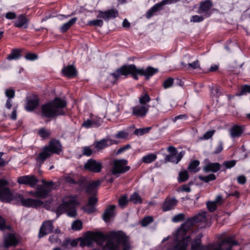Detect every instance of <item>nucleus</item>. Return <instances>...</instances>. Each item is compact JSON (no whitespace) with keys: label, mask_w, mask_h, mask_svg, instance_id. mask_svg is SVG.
Wrapping results in <instances>:
<instances>
[{"label":"nucleus","mask_w":250,"mask_h":250,"mask_svg":"<svg viewBox=\"0 0 250 250\" xmlns=\"http://www.w3.org/2000/svg\"><path fill=\"white\" fill-rule=\"evenodd\" d=\"M119 13L117 9H111L105 11H99L97 18H103L105 21H108L110 19H114L118 16Z\"/></svg>","instance_id":"obj_19"},{"label":"nucleus","mask_w":250,"mask_h":250,"mask_svg":"<svg viewBox=\"0 0 250 250\" xmlns=\"http://www.w3.org/2000/svg\"><path fill=\"white\" fill-rule=\"evenodd\" d=\"M174 79L172 78L169 77L166 79L163 82V86L165 89H167L172 86L173 83Z\"/></svg>","instance_id":"obj_45"},{"label":"nucleus","mask_w":250,"mask_h":250,"mask_svg":"<svg viewBox=\"0 0 250 250\" xmlns=\"http://www.w3.org/2000/svg\"><path fill=\"white\" fill-rule=\"evenodd\" d=\"M115 208L116 206L112 205L109 206L105 209L103 215V218L105 222H107L109 221L110 219L114 216Z\"/></svg>","instance_id":"obj_25"},{"label":"nucleus","mask_w":250,"mask_h":250,"mask_svg":"<svg viewBox=\"0 0 250 250\" xmlns=\"http://www.w3.org/2000/svg\"><path fill=\"white\" fill-rule=\"evenodd\" d=\"M53 229V224L52 220H46L43 222L39 231V238H42L51 233Z\"/></svg>","instance_id":"obj_18"},{"label":"nucleus","mask_w":250,"mask_h":250,"mask_svg":"<svg viewBox=\"0 0 250 250\" xmlns=\"http://www.w3.org/2000/svg\"><path fill=\"white\" fill-rule=\"evenodd\" d=\"M128 202L127 197L126 195L121 196L118 200L119 205L122 208L127 206Z\"/></svg>","instance_id":"obj_43"},{"label":"nucleus","mask_w":250,"mask_h":250,"mask_svg":"<svg viewBox=\"0 0 250 250\" xmlns=\"http://www.w3.org/2000/svg\"><path fill=\"white\" fill-rule=\"evenodd\" d=\"M39 104V99L37 96H30L27 100L25 109L28 111H32L36 109Z\"/></svg>","instance_id":"obj_21"},{"label":"nucleus","mask_w":250,"mask_h":250,"mask_svg":"<svg viewBox=\"0 0 250 250\" xmlns=\"http://www.w3.org/2000/svg\"><path fill=\"white\" fill-rule=\"evenodd\" d=\"M128 136V134L125 132L124 131H121L118 132V133L116 135V137L117 138L120 139H125L127 138Z\"/></svg>","instance_id":"obj_59"},{"label":"nucleus","mask_w":250,"mask_h":250,"mask_svg":"<svg viewBox=\"0 0 250 250\" xmlns=\"http://www.w3.org/2000/svg\"><path fill=\"white\" fill-rule=\"evenodd\" d=\"M13 199L16 200L20 202L22 206L27 208H37L43 205V202L40 200L31 198L24 199L23 196L21 194H12L11 200Z\"/></svg>","instance_id":"obj_10"},{"label":"nucleus","mask_w":250,"mask_h":250,"mask_svg":"<svg viewBox=\"0 0 250 250\" xmlns=\"http://www.w3.org/2000/svg\"><path fill=\"white\" fill-rule=\"evenodd\" d=\"M215 131L214 130L207 131L204 135V136L203 137V139H206V140H208V139H210L213 136V135L214 134Z\"/></svg>","instance_id":"obj_62"},{"label":"nucleus","mask_w":250,"mask_h":250,"mask_svg":"<svg viewBox=\"0 0 250 250\" xmlns=\"http://www.w3.org/2000/svg\"><path fill=\"white\" fill-rule=\"evenodd\" d=\"M213 6V4L210 0H206L200 3L198 12L203 14L205 17H208L210 13L209 11Z\"/></svg>","instance_id":"obj_20"},{"label":"nucleus","mask_w":250,"mask_h":250,"mask_svg":"<svg viewBox=\"0 0 250 250\" xmlns=\"http://www.w3.org/2000/svg\"><path fill=\"white\" fill-rule=\"evenodd\" d=\"M8 181L0 179V200L3 202H9L11 201L12 193L8 187Z\"/></svg>","instance_id":"obj_12"},{"label":"nucleus","mask_w":250,"mask_h":250,"mask_svg":"<svg viewBox=\"0 0 250 250\" xmlns=\"http://www.w3.org/2000/svg\"><path fill=\"white\" fill-rule=\"evenodd\" d=\"M158 71L157 68L148 66L146 68H137L135 64L124 65L116 71L111 74L115 80H117L121 75H131L133 79L138 80V75L144 76L148 80L149 78Z\"/></svg>","instance_id":"obj_2"},{"label":"nucleus","mask_w":250,"mask_h":250,"mask_svg":"<svg viewBox=\"0 0 250 250\" xmlns=\"http://www.w3.org/2000/svg\"><path fill=\"white\" fill-rule=\"evenodd\" d=\"M18 243L19 241L14 234L9 233L4 237V245L6 247H15Z\"/></svg>","instance_id":"obj_27"},{"label":"nucleus","mask_w":250,"mask_h":250,"mask_svg":"<svg viewBox=\"0 0 250 250\" xmlns=\"http://www.w3.org/2000/svg\"><path fill=\"white\" fill-rule=\"evenodd\" d=\"M21 57V51L18 49H14L11 53L7 56V59L11 61L12 60H17Z\"/></svg>","instance_id":"obj_33"},{"label":"nucleus","mask_w":250,"mask_h":250,"mask_svg":"<svg viewBox=\"0 0 250 250\" xmlns=\"http://www.w3.org/2000/svg\"><path fill=\"white\" fill-rule=\"evenodd\" d=\"M153 221L152 216H146L141 221V224L142 227H146Z\"/></svg>","instance_id":"obj_44"},{"label":"nucleus","mask_w":250,"mask_h":250,"mask_svg":"<svg viewBox=\"0 0 250 250\" xmlns=\"http://www.w3.org/2000/svg\"><path fill=\"white\" fill-rule=\"evenodd\" d=\"M238 244L233 236L228 237L219 242L221 250H232V247Z\"/></svg>","instance_id":"obj_16"},{"label":"nucleus","mask_w":250,"mask_h":250,"mask_svg":"<svg viewBox=\"0 0 250 250\" xmlns=\"http://www.w3.org/2000/svg\"><path fill=\"white\" fill-rule=\"evenodd\" d=\"M237 182L241 185H244L247 181L246 177L243 175H240L237 178Z\"/></svg>","instance_id":"obj_63"},{"label":"nucleus","mask_w":250,"mask_h":250,"mask_svg":"<svg viewBox=\"0 0 250 250\" xmlns=\"http://www.w3.org/2000/svg\"><path fill=\"white\" fill-rule=\"evenodd\" d=\"M79 241H80L79 238L76 239H74L72 241L69 239H66L63 241L62 246L64 248H66L69 245H70L71 247H75L78 245Z\"/></svg>","instance_id":"obj_36"},{"label":"nucleus","mask_w":250,"mask_h":250,"mask_svg":"<svg viewBox=\"0 0 250 250\" xmlns=\"http://www.w3.org/2000/svg\"><path fill=\"white\" fill-rule=\"evenodd\" d=\"M150 100L151 98L147 93H143L139 98L140 105L132 108V114L137 117L146 116L150 107L148 103Z\"/></svg>","instance_id":"obj_8"},{"label":"nucleus","mask_w":250,"mask_h":250,"mask_svg":"<svg viewBox=\"0 0 250 250\" xmlns=\"http://www.w3.org/2000/svg\"><path fill=\"white\" fill-rule=\"evenodd\" d=\"M79 205L77 196L75 195H67L62 200V203L59 206L56 210L58 216L67 211L68 216L75 217L77 215L76 208Z\"/></svg>","instance_id":"obj_7"},{"label":"nucleus","mask_w":250,"mask_h":250,"mask_svg":"<svg viewBox=\"0 0 250 250\" xmlns=\"http://www.w3.org/2000/svg\"><path fill=\"white\" fill-rule=\"evenodd\" d=\"M165 4V1L163 0L161 2L157 3L154 5L147 11L146 14V18L147 19L150 18L153 15L156 14L158 12L160 11L162 8V6Z\"/></svg>","instance_id":"obj_26"},{"label":"nucleus","mask_w":250,"mask_h":250,"mask_svg":"<svg viewBox=\"0 0 250 250\" xmlns=\"http://www.w3.org/2000/svg\"><path fill=\"white\" fill-rule=\"evenodd\" d=\"M185 217V214L183 213H179L174 216L172 218V221L174 223L181 222L184 220Z\"/></svg>","instance_id":"obj_48"},{"label":"nucleus","mask_w":250,"mask_h":250,"mask_svg":"<svg viewBox=\"0 0 250 250\" xmlns=\"http://www.w3.org/2000/svg\"><path fill=\"white\" fill-rule=\"evenodd\" d=\"M236 162L235 160H230L228 161L224 162L222 165L226 167L225 169H223L222 170L225 171L227 168H230L233 167L236 165Z\"/></svg>","instance_id":"obj_46"},{"label":"nucleus","mask_w":250,"mask_h":250,"mask_svg":"<svg viewBox=\"0 0 250 250\" xmlns=\"http://www.w3.org/2000/svg\"><path fill=\"white\" fill-rule=\"evenodd\" d=\"M157 158L156 154L150 153L149 154L144 156L142 158V162L145 163H150L154 162Z\"/></svg>","instance_id":"obj_37"},{"label":"nucleus","mask_w":250,"mask_h":250,"mask_svg":"<svg viewBox=\"0 0 250 250\" xmlns=\"http://www.w3.org/2000/svg\"><path fill=\"white\" fill-rule=\"evenodd\" d=\"M102 123V120L100 118L95 117L91 119H87L84 121L82 126L85 128L98 127L101 125Z\"/></svg>","instance_id":"obj_22"},{"label":"nucleus","mask_w":250,"mask_h":250,"mask_svg":"<svg viewBox=\"0 0 250 250\" xmlns=\"http://www.w3.org/2000/svg\"><path fill=\"white\" fill-rule=\"evenodd\" d=\"M62 72L65 76L68 77H74L77 75V70L72 65L64 67Z\"/></svg>","instance_id":"obj_30"},{"label":"nucleus","mask_w":250,"mask_h":250,"mask_svg":"<svg viewBox=\"0 0 250 250\" xmlns=\"http://www.w3.org/2000/svg\"><path fill=\"white\" fill-rule=\"evenodd\" d=\"M38 180L37 177L33 175H25L20 176L18 178L17 182L20 184H25L30 186L31 187H34L38 183Z\"/></svg>","instance_id":"obj_17"},{"label":"nucleus","mask_w":250,"mask_h":250,"mask_svg":"<svg viewBox=\"0 0 250 250\" xmlns=\"http://www.w3.org/2000/svg\"><path fill=\"white\" fill-rule=\"evenodd\" d=\"M28 22L29 20L23 15H21L14 21V25L18 28L26 29L28 26Z\"/></svg>","instance_id":"obj_23"},{"label":"nucleus","mask_w":250,"mask_h":250,"mask_svg":"<svg viewBox=\"0 0 250 250\" xmlns=\"http://www.w3.org/2000/svg\"><path fill=\"white\" fill-rule=\"evenodd\" d=\"M94 151L89 146H85L83 148V153L84 155L89 156L93 154Z\"/></svg>","instance_id":"obj_56"},{"label":"nucleus","mask_w":250,"mask_h":250,"mask_svg":"<svg viewBox=\"0 0 250 250\" xmlns=\"http://www.w3.org/2000/svg\"><path fill=\"white\" fill-rule=\"evenodd\" d=\"M199 178L201 181H204L206 183H208L210 181L215 180L216 176L214 174H210L206 176H200Z\"/></svg>","instance_id":"obj_41"},{"label":"nucleus","mask_w":250,"mask_h":250,"mask_svg":"<svg viewBox=\"0 0 250 250\" xmlns=\"http://www.w3.org/2000/svg\"><path fill=\"white\" fill-rule=\"evenodd\" d=\"M53 184L52 181L47 182L43 187H39L37 191L32 193L33 196L39 198H45L51 190Z\"/></svg>","instance_id":"obj_15"},{"label":"nucleus","mask_w":250,"mask_h":250,"mask_svg":"<svg viewBox=\"0 0 250 250\" xmlns=\"http://www.w3.org/2000/svg\"><path fill=\"white\" fill-rule=\"evenodd\" d=\"M151 129V127H147L136 129L134 131V134L136 136H141L145 134L148 133Z\"/></svg>","instance_id":"obj_39"},{"label":"nucleus","mask_w":250,"mask_h":250,"mask_svg":"<svg viewBox=\"0 0 250 250\" xmlns=\"http://www.w3.org/2000/svg\"><path fill=\"white\" fill-rule=\"evenodd\" d=\"M38 134L42 138L45 139L49 137L51 132L44 128H42L39 130Z\"/></svg>","instance_id":"obj_40"},{"label":"nucleus","mask_w":250,"mask_h":250,"mask_svg":"<svg viewBox=\"0 0 250 250\" xmlns=\"http://www.w3.org/2000/svg\"><path fill=\"white\" fill-rule=\"evenodd\" d=\"M83 223L81 221L78 220L74 221L72 224L71 228L74 230H79L82 229Z\"/></svg>","instance_id":"obj_42"},{"label":"nucleus","mask_w":250,"mask_h":250,"mask_svg":"<svg viewBox=\"0 0 250 250\" xmlns=\"http://www.w3.org/2000/svg\"><path fill=\"white\" fill-rule=\"evenodd\" d=\"M49 241L51 243H57L60 242V239L58 235L56 234H53L49 237Z\"/></svg>","instance_id":"obj_60"},{"label":"nucleus","mask_w":250,"mask_h":250,"mask_svg":"<svg viewBox=\"0 0 250 250\" xmlns=\"http://www.w3.org/2000/svg\"><path fill=\"white\" fill-rule=\"evenodd\" d=\"M188 178V172L186 170H184L179 173L178 181L179 183H182L187 181Z\"/></svg>","instance_id":"obj_35"},{"label":"nucleus","mask_w":250,"mask_h":250,"mask_svg":"<svg viewBox=\"0 0 250 250\" xmlns=\"http://www.w3.org/2000/svg\"><path fill=\"white\" fill-rule=\"evenodd\" d=\"M176 154H172V155H167L165 159V162H175L176 161V158L177 156H176Z\"/></svg>","instance_id":"obj_57"},{"label":"nucleus","mask_w":250,"mask_h":250,"mask_svg":"<svg viewBox=\"0 0 250 250\" xmlns=\"http://www.w3.org/2000/svg\"><path fill=\"white\" fill-rule=\"evenodd\" d=\"M223 149V144L222 142L218 143L215 146L214 150L213 152V154H217L221 152Z\"/></svg>","instance_id":"obj_58"},{"label":"nucleus","mask_w":250,"mask_h":250,"mask_svg":"<svg viewBox=\"0 0 250 250\" xmlns=\"http://www.w3.org/2000/svg\"><path fill=\"white\" fill-rule=\"evenodd\" d=\"M65 100L60 98H56L53 101L42 105V114L43 117L53 118L59 115L65 114L64 108L66 106Z\"/></svg>","instance_id":"obj_3"},{"label":"nucleus","mask_w":250,"mask_h":250,"mask_svg":"<svg viewBox=\"0 0 250 250\" xmlns=\"http://www.w3.org/2000/svg\"><path fill=\"white\" fill-rule=\"evenodd\" d=\"M243 131L242 126L237 125H234L230 129V136L233 138L239 137L241 136Z\"/></svg>","instance_id":"obj_31"},{"label":"nucleus","mask_w":250,"mask_h":250,"mask_svg":"<svg viewBox=\"0 0 250 250\" xmlns=\"http://www.w3.org/2000/svg\"><path fill=\"white\" fill-rule=\"evenodd\" d=\"M188 222L186 221L177 230L174 240L175 245L171 250H186L191 240L190 236L187 235V231L191 229Z\"/></svg>","instance_id":"obj_4"},{"label":"nucleus","mask_w":250,"mask_h":250,"mask_svg":"<svg viewBox=\"0 0 250 250\" xmlns=\"http://www.w3.org/2000/svg\"><path fill=\"white\" fill-rule=\"evenodd\" d=\"M206 212H200L193 217L187 220L186 221L189 222V225L191 228L195 223H200L201 227H206L207 226V216Z\"/></svg>","instance_id":"obj_14"},{"label":"nucleus","mask_w":250,"mask_h":250,"mask_svg":"<svg viewBox=\"0 0 250 250\" xmlns=\"http://www.w3.org/2000/svg\"><path fill=\"white\" fill-rule=\"evenodd\" d=\"M127 161L125 159H116L113 161L111 165V172L112 175H116L124 173L128 171L130 167L127 166Z\"/></svg>","instance_id":"obj_9"},{"label":"nucleus","mask_w":250,"mask_h":250,"mask_svg":"<svg viewBox=\"0 0 250 250\" xmlns=\"http://www.w3.org/2000/svg\"><path fill=\"white\" fill-rule=\"evenodd\" d=\"M103 168V163L100 161L90 159L84 164V168L93 173H99Z\"/></svg>","instance_id":"obj_13"},{"label":"nucleus","mask_w":250,"mask_h":250,"mask_svg":"<svg viewBox=\"0 0 250 250\" xmlns=\"http://www.w3.org/2000/svg\"><path fill=\"white\" fill-rule=\"evenodd\" d=\"M200 65L199 61L196 60L195 61L189 63L188 64L187 69L190 70L191 69L200 68Z\"/></svg>","instance_id":"obj_49"},{"label":"nucleus","mask_w":250,"mask_h":250,"mask_svg":"<svg viewBox=\"0 0 250 250\" xmlns=\"http://www.w3.org/2000/svg\"><path fill=\"white\" fill-rule=\"evenodd\" d=\"M207 206L210 212H213L216 209L217 204L214 201H208L207 203Z\"/></svg>","instance_id":"obj_47"},{"label":"nucleus","mask_w":250,"mask_h":250,"mask_svg":"<svg viewBox=\"0 0 250 250\" xmlns=\"http://www.w3.org/2000/svg\"><path fill=\"white\" fill-rule=\"evenodd\" d=\"M88 24L90 25L99 26L101 27L103 25V21L100 19L94 20L89 21Z\"/></svg>","instance_id":"obj_53"},{"label":"nucleus","mask_w":250,"mask_h":250,"mask_svg":"<svg viewBox=\"0 0 250 250\" xmlns=\"http://www.w3.org/2000/svg\"><path fill=\"white\" fill-rule=\"evenodd\" d=\"M114 142L115 141L110 139H102L95 143V147L99 151L113 144Z\"/></svg>","instance_id":"obj_28"},{"label":"nucleus","mask_w":250,"mask_h":250,"mask_svg":"<svg viewBox=\"0 0 250 250\" xmlns=\"http://www.w3.org/2000/svg\"><path fill=\"white\" fill-rule=\"evenodd\" d=\"M202 237L201 234H199L191 242V250H221L219 242L217 244H211L208 247L201 245V238Z\"/></svg>","instance_id":"obj_11"},{"label":"nucleus","mask_w":250,"mask_h":250,"mask_svg":"<svg viewBox=\"0 0 250 250\" xmlns=\"http://www.w3.org/2000/svg\"><path fill=\"white\" fill-rule=\"evenodd\" d=\"M62 151V145L60 141L53 139L49 141L48 145L45 146L42 148V151L37 155L36 160L40 165H41L53 154H60Z\"/></svg>","instance_id":"obj_5"},{"label":"nucleus","mask_w":250,"mask_h":250,"mask_svg":"<svg viewBox=\"0 0 250 250\" xmlns=\"http://www.w3.org/2000/svg\"><path fill=\"white\" fill-rule=\"evenodd\" d=\"M65 182L69 185H76V180L69 175H66L63 177Z\"/></svg>","instance_id":"obj_52"},{"label":"nucleus","mask_w":250,"mask_h":250,"mask_svg":"<svg viewBox=\"0 0 250 250\" xmlns=\"http://www.w3.org/2000/svg\"><path fill=\"white\" fill-rule=\"evenodd\" d=\"M86 179L85 177H81L79 179L76 180V185H78L81 187L87 185Z\"/></svg>","instance_id":"obj_50"},{"label":"nucleus","mask_w":250,"mask_h":250,"mask_svg":"<svg viewBox=\"0 0 250 250\" xmlns=\"http://www.w3.org/2000/svg\"><path fill=\"white\" fill-rule=\"evenodd\" d=\"M129 200L135 204H141L142 203V199L140 195L136 192L133 193L130 196Z\"/></svg>","instance_id":"obj_38"},{"label":"nucleus","mask_w":250,"mask_h":250,"mask_svg":"<svg viewBox=\"0 0 250 250\" xmlns=\"http://www.w3.org/2000/svg\"><path fill=\"white\" fill-rule=\"evenodd\" d=\"M178 203L175 198H167L162 206V209L164 211H167L173 209Z\"/></svg>","instance_id":"obj_24"},{"label":"nucleus","mask_w":250,"mask_h":250,"mask_svg":"<svg viewBox=\"0 0 250 250\" xmlns=\"http://www.w3.org/2000/svg\"><path fill=\"white\" fill-rule=\"evenodd\" d=\"M247 93H250V85H244L241 87L240 92L237 95L240 96Z\"/></svg>","instance_id":"obj_51"},{"label":"nucleus","mask_w":250,"mask_h":250,"mask_svg":"<svg viewBox=\"0 0 250 250\" xmlns=\"http://www.w3.org/2000/svg\"><path fill=\"white\" fill-rule=\"evenodd\" d=\"M100 181H94L87 184L85 192L89 196L87 204L83 207L84 211L88 213H92L96 210V205L98 202L96 197L98 188L100 186Z\"/></svg>","instance_id":"obj_6"},{"label":"nucleus","mask_w":250,"mask_h":250,"mask_svg":"<svg viewBox=\"0 0 250 250\" xmlns=\"http://www.w3.org/2000/svg\"><path fill=\"white\" fill-rule=\"evenodd\" d=\"M204 19L203 16L194 15L191 17L190 21L193 22H199Z\"/></svg>","instance_id":"obj_55"},{"label":"nucleus","mask_w":250,"mask_h":250,"mask_svg":"<svg viewBox=\"0 0 250 250\" xmlns=\"http://www.w3.org/2000/svg\"><path fill=\"white\" fill-rule=\"evenodd\" d=\"M5 17L7 19H14L16 17V15L14 12H8L6 14Z\"/></svg>","instance_id":"obj_64"},{"label":"nucleus","mask_w":250,"mask_h":250,"mask_svg":"<svg viewBox=\"0 0 250 250\" xmlns=\"http://www.w3.org/2000/svg\"><path fill=\"white\" fill-rule=\"evenodd\" d=\"M80 246L91 247L94 242L99 245H103L107 242L104 249L108 250H131L132 247L129 236L122 231H112L106 237L100 232H86L83 238H79Z\"/></svg>","instance_id":"obj_1"},{"label":"nucleus","mask_w":250,"mask_h":250,"mask_svg":"<svg viewBox=\"0 0 250 250\" xmlns=\"http://www.w3.org/2000/svg\"><path fill=\"white\" fill-rule=\"evenodd\" d=\"M5 94L8 99H11L15 97V91L12 89H7L5 90Z\"/></svg>","instance_id":"obj_54"},{"label":"nucleus","mask_w":250,"mask_h":250,"mask_svg":"<svg viewBox=\"0 0 250 250\" xmlns=\"http://www.w3.org/2000/svg\"><path fill=\"white\" fill-rule=\"evenodd\" d=\"M25 58L26 60L34 61L37 59L38 56L35 54L28 53L25 55Z\"/></svg>","instance_id":"obj_61"},{"label":"nucleus","mask_w":250,"mask_h":250,"mask_svg":"<svg viewBox=\"0 0 250 250\" xmlns=\"http://www.w3.org/2000/svg\"><path fill=\"white\" fill-rule=\"evenodd\" d=\"M77 21V18H73L71 19L68 22L63 24L60 27V31L62 33L66 32L73 24H74Z\"/></svg>","instance_id":"obj_32"},{"label":"nucleus","mask_w":250,"mask_h":250,"mask_svg":"<svg viewBox=\"0 0 250 250\" xmlns=\"http://www.w3.org/2000/svg\"><path fill=\"white\" fill-rule=\"evenodd\" d=\"M199 164V161L196 160L191 162L188 165V169L191 172H198L199 170V168L198 167Z\"/></svg>","instance_id":"obj_34"},{"label":"nucleus","mask_w":250,"mask_h":250,"mask_svg":"<svg viewBox=\"0 0 250 250\" xmlns=\"http://www.w3.org/2000/svg\"><path fill=\"white\" fill-rule=\"evenodd\" d=\"M221 168V165L218 163H208L204 167L205 172H216Z\"/></svg>","instance_id":"obj_29"}]
</instances>
